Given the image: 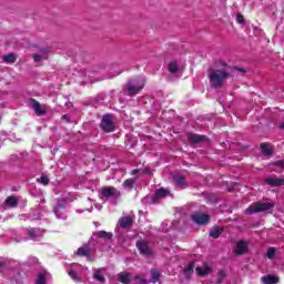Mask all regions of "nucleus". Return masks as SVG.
Masks as SVG:
<instances>
[{"instance_id":"23","label":"nucleus","mask_w":284,"mask_h":284,"mask_svg":"<svg viewBox=\"0 0 284 284\" xmlns=\"http://www.w3.org/2000/svg\"><path fill=\"white\" fill-rule=\"evenodd\" d=\"M168 194H169L168 190L161 187L155 191L154 199H165V196H168Z\"/></svg>"},{"instance_id":"14","label":"nucleus","mask_w":284,"mask_h":284,"mask_svg":"<svg viewBox=\"0 0 284 284\" xmlns=\"http://www.w3.org/2000/svg\"><path fill=\"white\" fill-rule=\"evenodd\" d=\"M173 181L176 187H181V190H185V187H187V182H185V176L183 175H175Z\"/></svg>"},{"instance_id":"22","label":"nucleus","mask_w":284,"mask_h":284,"mask_svg":"<svg viewBox=\"0 0 284 284\" xmlns=\"http://www.w3.org/2000/svg\"><path fill=\"white\" fill-rule=\"evenodd\" d=\"M136 181L134 179H128L123 182L124 190H133Z\"/></svg>"},{"instance_id":"40","label":"nucleus","mask_w":284,"mask_h":284,"mask_svg":"<svg viewBox=\"0 0 284 284\" xmlns=\"http://www.w3.org/2000/svg\"><path fill=\"white\" fill-rule=\"evenodd\" d=\"M2 267H6L4 263H0V272H1Z\"/></svg>"},{"instance_id":"15","label":"nucleus","mask_w":284,"mask_h":284,"mask_svg":"<svg viewBox=\"0 0 284 284\" xmlns=\"http://www.w3.org/2000/svg\"><path fill=\"white\" fill-rule=\"evenodd\" d=\"M118 281L122 284H131L132 283V276L130 273H119Z\"/></svg>"},{"instance_id":"3","label":"nucleus","mask_w":284,"mask_h":284,"mask_svg":"<svg viewBox=\"0 0 284 284\" xmlns=\"http://www.w3.org/2000/svg\"><path fill=\"white\" fill-rule=\"evenodd\" d=\"M143 88H145V81L141 79H134L126 84L129 97H136Z\"/></svg>"},{"instance_id":"18","label":"nucleus","mask_w":284,"mask_h":284,"mask_svg":"<svg viewBox=\"0 0 284 284\" xmlns=\"http://www.w3.org/2000/svg\"><path fill=\"white\" fill-rule=\"evenodd\" d=\"M211 239H219L221 234H223V227L220 226H213L209 232Z\"/></svg>"},{"instance_id":"34","label":"nucleus","mask_w":284,"mask_h":284,"mask_svg":"<svg viewBox=\"0 0 284 284\" xmlns=\"http://www.w3.org/2000/svg\"><path fill=\"white\" fill-rule=\"evenodd\" d=\"M236 22L240 23L241 26H243V23H245V17H243V14H241V13H237Z\"/></svg>"},{"instance_id":"21","label":"nucleus","mask_w":284,"mask_h":284,"mask_svg":"<svg viewBox=\"0 0 284 284\" xmlns=\"http://www.w3.org/2000/svg\"><path fill=\"white\" fill-rule=\"evenodd\" d=\"M42 54H34L33 55V61L34 63H39V61H41L42 59H48V49H43Z\"/></svg>"},{"instance_id":"9","label":"nucleus","mask_w":284,"mask_h":284,"mask_svg":"<svg viewBox=\"0 0 284 284\" xmlns=\"http://www.w3.org/2000/svg\"><path fill=\"white\" fill-rule=\"evenodd\" d=\"M234 252L235 256H243L247 252V243L243 240L237 241Z\"/></svg>"},{"instance_id":"19","label":"nucleus","mask_w":284,"mask_h":284,"mask_svg":"<svg viewBox=\"0 0 284 284\" xmlns=\"http://www.w3.org/2000/svg\"><path fill=\"white\" fill-rule=\"evenodd\" d=\"M4 205H8V207H17V205H19V200L14 197V195H10L6 199Z\"/></svg>"},{"instance_id":"33","label":"nucleus","mask_w":284,"mask_h":284,"mask_svg":"<svg viewBox=\"0 0 284 284\" xmlns=\"http://www.w3.org/2000/svg\"><path fill=\"white\" fill-rule=\"evenodd\" d=\"M36 284H45V274L40 273L36 280Z\"/></svg>"},{"instance_id":"1","label":"nucleus","mask_w":284,"mask_h":284,"mask_svg":"<svg viewBox=\"0 0 284 284\" xmlns=\"http://www.w3.org/2000/svg\"><path fill=\"white\" fill-rule=\"evenodd\" d=\"M222 65H223L222 69H214V68L209 69L207 78H209L211 88H215V89L223 88V85H225V81L234 77V71L242 72V74H245V72H247V70L243 68H239V67L232 68L227 65V63L225 62H223Z\"/></svg>"},{"instance_id":"29","label":"nucleus","mask_w":284,"mask_h":284,"mask_svg":"<svg viewBox=\"0 0 284 284\" xmlns=\"http://www.w3.org/2000/svg\"><path fill=\"white\" fill-rule=\"evenodd\" d=\"M183 273L186 276H190V274L194 273V262L189 263V265L184 268Z\"/></svg>"},{"instance_id":"5","label":"nucleus","mask_w":284,"mask_h":284,"mask_svg":"<svg viewBox=\"0 0 284 284\" xmlns=\"http://www.w3.org/2000/svg\"><path fill=\"white\" fill-rule=\"evenodd\" d=\"M135 246L142 256H152V248L150 247L148 241L139 240Z\"/></svg>"},{"instance_id":"17","label":"nucleus","mask_w":284,"mask_h":284,"mask_svg":"<svg viewBox=\"0 0 284 284\" xmlns=\"http://www.w3.org/2000/svg\"><path fill=\"white\" fill-rule=\"evenodd\" d=\"M262 283L263 284H277L278 283V276L271 274V275H265L262 277Z\"/></svg>"},{"instance_id":"41","label":"nucleus","mask_w":284,"mask_h":284,"mask_svg":"<svg viewBox=\"0 0 284 284\" xmlns=\"http://www.w3.org/2000/svg\"><path fill=\"white\" fill-rule=\"evenodd\" d=\"M280 130H284V122L280 125Z\"/></svg>"},{"instance_id":"26","label":"nucleus","mask_w":284,"mask_h":284,"mask_svg":"<svg viewBox=\"0 0 284 284\" xmlns=\"http://www.w3.org/2000/svg\"><path fill=\"white\" fill-rule=\"evenodd\" d=\"M112 236H114L112 232L100 231L98 233V239H106L108 241H110Z\"/></svg>"},{"instance_id":"6","label":"nucleus","mask_w":284,"mask_h":284,"mask_svg":"<svg viewBox=\"0 0 284 284\" xmlns=\"http://www.w3.org/2000/svg\"><path fill=\"white\" fill-rule=\"evenodd\" d=\"M101 195L104 199H110L112 196H121V192H119V190H116L114 186H103L101 189Z\"/></svg>"},{"instance_id":"12","label":"nucleus","mask_w":284,"mask_h":284,"mask_svg":"<svg viewBox=\"0 0 284 284\" xmlns=\"http://www.w3.org/2000/svg\"><path fill=\"white\" fill-rule=\"evenodd\" d=\"M30 105L32 110H34L36 114H38V116L45 114V110L41 109V103H39V101L36 99H30Z\"/></svg>"},{"instance_id":"7","label":"nucleus","mask_w":284,"mask_h":284,"mask_svg":"<svg viewBox=\"0 0 284 284\" xmlns=\"http://www.w3.org/2000/svg\"><path fill=\"white\" fill-rule=\"evenodd\" d=\"M191 219L196 225H207V223H210V215L206 213L193 214Z\"/></svg>"},{"instance_id":"36","label":"nucleus","mask_w":284,"mask_h":284,"mask_svg":"<svg viewBox=\"0 0 284 284\" xmlns=\"http://www.w3.org/2000/svg\"><path fill=\"white\" fill-rule=\"evenodd\" d=\"M69 276L73 281H77L79 278V275L77 274V271H74V270L69 271Z\"/></svg>"},{"instance_id":"2","label":"nucleus","mask_w":284,"mask_h":284,"mask_svg":"<svg viewBox=\"0 0 284 284\" xmlns=\"http://www.w3.org/2000/svg\"><path fill=\"white\" fill-rule=\"evenodd\" d=\"M273 202H254L246 210L245 214H258L261 212H272L274 210Z\"/></svg>"},{"instance_id":"4","label":"nucleus","mask_w":284,"mask_h":284,"mask_svg":"<svg viewBox=\"0 0 284 284\" xmlns=\"http://www.w3.org/2000/svg\"><path fill=\"white\" fill-rule=\"evenodd\" d=\"M100 128L102 132H105L106 134H110V132H114V120L110 114H104L102 116Z\"/></svg>"},{"instance_id":"35","label":"nucleus","mask_w":284,"mask_h":284,"mask_svg":"<svg viewBox=\"0 0 284 284\" xmlns=\"http://www.w3.org/2000/svg\"><path fill=\"white\" fill-rule=\"evenodd\" d=\"M135 281H139L140 284H148L150 283V280L142 277V276H135Z\"/></svg>"},{"instance_id":"39","label":"nucleus","mask_w":284,"mask_h":284,"mask_svg":"<svg viewBox=\"0 0 284 284\" xmlns=\"http://www.w3.org/2000/svg\"><path fill=\"white\" fill-rule=\"evenodd\" d=\"M131 174L134 175V174H139V169H134L131 171Z\"/></svg>"},{"instance_id":"8","label":"nucleus","mask_w":284,"mask_h":284,"mask_svg":"<svg viewBox=\"0 0 284 284\" xmlns=\"http://www.w3.org/2000/svg\"><path fill=\"white\" fill-rule=\"evenodd\" d=\"M189 143H193L194 145H197L199 143H203L204 141H207V136L196 134V133H187Z\"/></svg>"},{"instance_id":"37","label":"nucleus","mask_w":284,"mask_h":284,"mask_svg":"<svg viewBox=\"0 0 284 284\" xmlns=\"http://www.w3.org/2000/svg\"><path fill=\"white\" fill-rule=\"evenodd\" d=\"M28 236H29L30 239H37V231H34V230H29V231H28Z\"/></svg>"},{"instance_id":"27","label":"nucleus","mask_w":284,"mask_h":284,"mask_svg":"<svg viewBox=\"0 0 284 284\" xmlns=\"http://www.w3.org/2000/svg\"><path fill=\"white\" fill-rule=\"evenodd\" d=\"M93 278H95V281H99V283H105V277L101 275V270H97L93 273Z\"/></svg>"},{"instance_id":"25","label":"nucleus","mask_w":284,"mask_h":284,"mask_svg":"<svg viewBox=\"0 0 284 284\" xmlns=\"http://www.w3.org/2000/svg\"><path fill=\"white\" fill-rule=\"evenodd\" d=\"M4 63H16L17 62V55L14 53H8L3 55Z\"/></svg>"},{"instance_id":"13","label":"nucleus","mask_w":284,"mask_h":284,"mask_svg":"<svg viewBox=\"0 0 284 284\" xmlns=\"http://www.w3.org/2000/svg\"><path fill=\"white\" fill-rule=\"evenodd\" d=\"M260 150L264 156H272V143L270 142H263L260 144Z\"/></svg>"},{"instance_id":"10","label":"nucleus","mask_w":284,"mask_h":284,"mask_svg":"<svg viewBox=\"0 0 284 284\" xmlns=\"http://www.w3.org/2000/svg\"><path fill=\"white\" fill-rule=\"evenodd\" d=\"M264 183H266V185H270V187H281V185H284V179L266 178L264 180Z\"/></svg>"},{"instance_id":"31","label":"nucleus","mask_w":284,"mask_h":284,"mask_svg":"<svg viewBox=\"0 0 284 284\" xmlns=\"http://www.w3.org/2000/svg\"><path fill=\"white\" fill-rule=\"evenodd\" d=\"M266 256H267V258H270V261H272V258H274V256H276V248L270 247L266 252Z\"/></svg>"},{"instance_id":"28","label":"nucleus","mask_w":284,"mask_h":284,"mask_svg":"<svg viewBox=\"0 0 284 284\" xmlns=\"http://www.w3.org/2000/svg\"><path fill=\"white\" fill-rule=\"evenodd\" d=\"M169 72H171V74H176V72H179V64L174 61L169 63Z\"/></svg>"},{"instance_id":"38","label":"nucleus","mask_w":284,"mask_h":284,"mask_svg":"<svg viewBox=\"0 0 284 284\" xmlns=\"http://www.w3.org/2000/svg\"><path fill=\"white\" fill-rule=\"evenodd\" d=\"M276 168H284V160H278L274 163Z\"/></svg>"},{"instance_id":"16","label":"nucleus","mask_w":284,"mask_h":284,"mask_svg":"<svg viewBox=\"0 0 284 284\" xmlns=\"http://www.w3.org/2000/svg\"><path fill=\"white\" fill-rule=\"evenodd\" d=\"M91 252H92V248H90V246L83 245L78 248L77 256H80V257L90 256Z\"/></svg>"},{"instance_id":"32","label":"nucleus","mask_w":284,"mask_h":284,"mask_svg":"<svg viewBox=\"0 0 284 284\" xmlns=\"http://www.w3.org/2000/svg\"><path fill=\"white\" fill-rule=\"evenodd\" d=\"M38 183H41L42 185H49L50 179L48 175H41V178L38 179Z\"/></svg>"},{"instance_id":"11","label":"nucleus","mask_w":284,"mask_h":284,"mask_svg":"<svg viewBox=\"0 0 284 284\" xmlns=\"http://www.w3.org/2000/svg\"><path fill=\"white\" fill-rule=\"evenodd\" d=\"M133 223L134 220L132 219V216H124L119 220V225L122 230H128V227H132Z\"/></svg>"},{"instance_id":"24","label":"nucleus","mask_w":284,"mask_h":284,"mask_svg":"<svg viewBox=\"0 0 284 284\" xmlns=\"http://www.w3.org/2000/svg\"><path fill=\"white\" fill-rule=\"evenodd\" d=\"M151 276H152V278L149 280L150 283H159V278H161V273H159L155 268H152Z\"/></svg>"},{"instance_id":"30","label":"nucleus","mask_w":284,"mask_h":284,"mask_svg":"<svg viewBox=\"0 0 284 284\" xmlns=\"http://www.w3.org/2000/svg\"><path fill=\"white\" fill-rule=\"evenodd\" d=\"M226 276H227V274L225 273V271H223V270L219 271L216 284H222L223 281H225Z\"/></svg>"},{"instance_id":"20","label":"nucleus","mask_w":284,"mask_h":284,"mask_svg":"<svg viewBox=\"0 0 284 284\" xmlns=\"http://www.w3.org/2000/svg\"><path fill=\"white\" fill-rule=\"evenodd\" d=\"M195 272L199 276H207V274H210V272H212V268H210L209 266H197L195 268Z\"/></svg>"}]
</instances>
